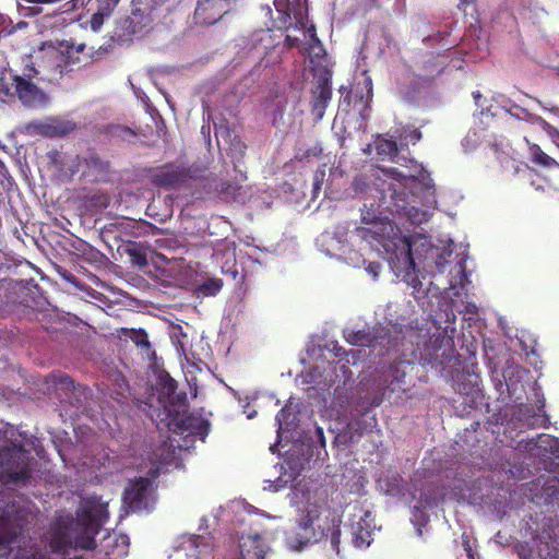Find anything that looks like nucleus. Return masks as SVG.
<instances>
[{
	"mask_svg": "<svg viewBox=\"0 0 559 559\" xmlns=\"http://www.w3.org/2000/svg\"><path fill=\"white\" fill-rule=\"evenodd\" d=\"M108 515L107 503L95 496L86 498L76 511V524L82 527L84 533L72 538L66 527L59 526L52 534V549L58 552H66L68 549H94L96 547L95 536Z\"/></svg>",
	"mask_w": 559,
	"mask_h": 559,
	"instance_id": "1",
	"label": "nucleus"
},
{
	"mask_svg": "<svg viewBox=\"0 0 559 559\" xmlns=\"http://www.w3.org/2000/svg\"><path fill=\"white\" fill-rule=\"evenodd\" d=\"M340 526L341 520L335 515L323 518L317 508H312L302 512L292 531L290 542L296 548H302L325 538L330 540L331 549L340 556Z\"/></svg>",
	"mask_w": 559,
	"mask_h": 559,
	"instance_id": "2",
	"label": "nucleus"
},
{
	"mask_svg": "<svg viewBox=\"0 0 559 559\" xmlns=\"http://www.w3.org/2000/svg\"><path fill=\"white\" fill-rule=\"evenodd\" d=\"M32 461L31 452L15 438L14 430L0 429V466L8 480L16 485L28 484L32 479Z\"/></svg>",
	"mask_w": 559,
	"mask_h": 559,
	"instance_id": "3",
	"label": "nucleus"
},
{
	"mask_svg": "<svg viewBox=\"0 0 559 559\" xmlns=\"http://www.w3.org/2000/svg\"><path fill=\"white\" fill-rule=\"evenodd\" d=\"M414 356L423 366H430L440 372L452 367L457 360L454 341L448 335L447 328H437L423 345L417 343Z\"/></svg>",
	"mask_w": 559,
	"mask_h": 559,
	"instance_id": "4",
	"label": "nucleus"
},
{
	"mask_svg": "<svg viewBox=\"0 0 559 559\" xmlns=\"http://www.w3.org/2000/svg\"><path fill=\"white\" fill-rule=\"evenodd\" d=\"M3 305L23 307L27 314L41 322L46 314L43 309L46 300L39 292L38 285L29 286L24 282L10 281L0 286V309Z\"/></svg>",
	"mask_w": 559,
	"mask_h": 559,
	"instance_id": "5",
	"label": "nucleus"
},
{
	"mask_svg": "<svg viewBox=\"0 0 559 559\" xmlns=\"http://www.w3.org/2000/svg\"><path fill=\"white\" fill-rule=\"evenodd\" d=\"M188 399L182 396L177 403V409H173L169 417H162V423L173 432L204 441L210 431V423L201 415L188 413Z\"/></svg>",
	"mask_w": 559,
	"mask_h": 559,
	"instance_id": "6",
	"label": "nucleus"
},
{
	"mask_svg": "<svg viewBox=\"0 0 559 559\" xmlns=\"http://www.w3.org/2000/svg\"><path fill=\"white\" fill-rule=\"evenodd\" d=\"M411 364L406 360H397L381 370L376 379V393L371 399L372 406H379L385 399H390L395 392L404 391L407 368Z\"/></svg>",
	"mask_w": 559,
	"mask_h": 559,
	"instance_id": "7",
	"label": "nucleus"
},
{
	"mask_svg": "<svg viewBox=\"0 0 559 559\" xmlns=\"http://www.w3.org/2000/svg\"><path fill=\"white\" fill-rule=\"evenodd\" d=\"M122 502L129 512L152 511L156 502L152 480L146 477L130 480L123 490Z\"/></svg>",
	"mask_w": 559,
	"mask_h": 559,
	"instance_id": "8",
	"label": "nucleus"
},
{
	"mask_svg": "<svg viewBox=\"0 0 559 559\" xmlns=\"http://www.w3.org/2000/svg\"><path fill=\"white\" fill-rule=\"evenodd\" d=\"M397 247L400 254L396 253V263L394 267L397 270V274H403V281L413 289L412 295L416 300L424 298L427 294V289L424 287L423 282L419 280L416 273V264L412 253V241L411 238L404 237L399 239Z\"/></svg>",
	"mask_w": 559,
	"mask_h": 559,
	"instance_id": "9",
	"label": "nucleus"
},
{
	"mask_svg": "<svg viewBox=\"0 0 559 559\" xmlns=\"http://www.w3.org/2000/svg\"><path fill=\"white\" fill-rule=\"evenodd\" d=\"M399 229L389 221L380 217L373 222L370 226H362L356 228V234L362 240L372 243L378 242L385 251H393L394 257L396 253L400 254L397 247L399 239L405 236L397 235Z\"/></svg>",
	"mask_w": 559,
	"mask_h": 559,
	"instance_id": "10",
	"label": "nucleus"
},
{
	"mask_svg": "<svg viewBox=\"0 0 559 559\" xmlns=\"http://www.w3.org/2000/svg\"><path fill=\"white\" fill-rule=\"evenodd\" d=\"M198 168L187 167L183 165L166 164L156 170L151 176V182L164 190H176L198 177Z\"/></svg>",
	"mask_w": 559,
	"mask_h": 559,
	"instance_id": "11",
	"label": "nucleus"
},
{
	"mask_svg": "<svg viewBox=\"0 0 559 559\" xmlns=\"http://www.w3.org/2000/svg\"><path fill=\"white\" fill-rule=\"evenodd\" d=\"M156 402L154 405V395L150 397V406L154 407L157 418L162 421V417H169L173 409H177V403L186 393H177V382L168 374H160L156 383Z\"/></svg>",
	"mask_w": 559,
	"mask_h": 559,
	"instance_id": "12",
	"label": "nucleus"
},
{
	"mask_svg": "<svg viewBox=\"0 0 559 559\" xmlns=\"http://www.w3.org/2000/svg\"><path fill=\"white\" fill-rule=\"evenodd\" d=\"M12 86L14 94L26 106H36L44 102L45 94L43 91L31 80L21 75H14L12 79Z\"/></svg>",
	"mask_w": 559,
	"mask_h": 559,
	"instance_id": "13",
	"label": "nucleus"
},
{
	"mask_svg": "<svg viewBox=\"0 0 559 559\" xmlns=\"http://www.w3.org/2000/svg\"><path fill=\"white\" fill-rule=\"evenodd\" d=\"M313 99L311 105L312 115L321 120L332 97L331 80L328 76H320L316 88L312 91Z\"/></svg>",
	"mask_w": 559,
	"mask_h": 559,
	"instance_id": "14",
	"label": "nucleus"
},
{
	"mask_svg": "<svg viewBox=\"0 0 559 559\" xmlns=\"http://www.w3.org/2000/svg\"><path fill=\"white\" fill-rule=\"evenodd\" d=\"M86 170L83 171L85 176H93L96 180L103 179L110 171V162L103 158L97 152L91 150L81 162Z\"/></svg>",
	"mask_w": 559,
	"mask_h": 559,
	"instance_id": "15",
	"label": "nucleus"
},
{
	"mask_svg": "<svg viewBox=\"0 0 559 559\" xmlns=\"http://www.w3.org/2000/svg\"><path fill=\"white\" fill-rule=\"evenodd\" d=\"M182 546L185 549L192 550L191 559H214L213 548L201 535H189L183 537Z\"/></svg>",
	"mask_w": 559,
	"mask_h": 559,
	"instance_id": "16",
	"label": "nucleus"
},
{
	"mask_svg": "<svg viewBox=\"0 0 559 559\" xmlns=\"http://www.w3.org/2000/svg\"><path fill=\"white\" fill-rule=\"evenodd\" d=\"M241 559H264L266 547L260 535L242 537L239 543Z\"/></svg>",
	"mask_w": 559,
	"mask_h": 559,
	"instance_id": "17",
	"label": "nucleus"
},
{
	"mask_svg": "<svg viewBox=\"0 0 559 559\" xmlns=\"http://www.w3.org/2000/svg\"><path fill=\"white\" fill-rule=\"evenodd\" d=\"M120 0H92L95 5V12L90 20L91 28L97 32L104 24L105 19L109 17L115 11Z\"/></svg>",
	"mask_w": 559,
	"mask_h": 559,
	"instance_id": "18",
	"label": "nucleus"
},
{
	"mask_svg": "<svg viewBox=\"0 0 559 559\" xmlns=\"http://www.w3.org/2000/svg\"><path fill=\"white\" fill-rule=\"evenodd\" d=\"M347 537L356 548H362L370 545L371 542V530L365 528L360 522L356 525H352L347 531Z\"/></svg>",
	"mask_w": 559,
	"mask_h": 559,
	"instance_id": "19",
	"label": "nucleus"
},
{
	"mask_svg": "<svg viewBox=\"0 0 559 559\" xmlns=\"http://www.w3.org/2000/svg\"><path fill=\"white\" fill-rule=\"evenodd\" d=\"M126 253L130 258V262L139 267H144L148 264L147 261V247L140 242H129L126 246Z\"/></svg>",
	"mask_w": 559,
	"mask_h": 559,
	"instance_id": "20",
	"label": "nucleus"
},
{
	"mask_svg": "<svg viewBox=\"0 0 559 559\" xmlns=\"http://www.w3.org/2000/svg\"><path fill=\"white\" fill-rule=\"evenodd\" d=\"M241 190V185L229 180L222 181L216 188L219 199L226 202L237 201L240 197Z\"/></svg>",
	"mask_w": 559,
	"mask_h": 559,
	"instance_id": "21",
	"label": "nucleus"
},
{
	"mask_svg": "<svg viewBox=\"0 0 559 559\" xmlns=\"http://www.w3.org/2000/svg\"><path fill=\"white\" fill-rule=\"evenodd\" d=\"M121 335L130 338L138 347L144 349L145 352L151 350V343L148 341V335L143 329H121Z\"/></svg>",
	"mask_w": 559,
	"mask_h": 559,
	"instance_id": "22",
	"label": "nucleus"
},
{
	"mask_svg": "<svg viewBox=\"0 0 559 559\" xmlns=\"http://www.w3.org/2000/svg\"><path fill=\"white\" fill-rule=\"evenodd\" d=\"M17 536L16 530L11 525L9 518L0 514V546L12 544Z\"/></svg>",
	"mask_w": 559,
	"mask_h": 559,
	"instance_id": "23",
	"label": "nucleus"
},
{
	"mask_svg": "<svg viewBox=\"0 0 559 559\" xmlns=\"http://www.w3.org/2000/svg\"><path fill=\"white\" fill-rule=\"evenodd\" d=\"M14 186V180L9 175L3 162L0 159V205L4 204L8 194Z\"/></svg>",
	"mask_w": 559,
	"mask_h": 559,
	"instance_id": "24",
	"label": "nucleus"
},
{
	"mask_svg": "<svg viewBox=\"0 0 559 559\" xmlns=\"http://www.w3.org/2000/svg\"><path fill=\"white\" fill-rule=\"evenodd\" d=\"M530 154L531 160L536 165L547 168L557 166V162L545 152H543L542 148L536 144H532L530 146Z\"/></svg>",
	"mask_w": 559,
	"mask_h": 559,
	"instance_id": "25",
	"label": "nucleus"
},
{
	"mask_svg": "<svg viewBox=\"0 0 559 559\" xmlns=\"http://www.w3.org/2000/svg\"><path fill=\"white\" fill-rule=\"evenodd\" d=\"M506 110L508 114H510V116L520 120H524L531 123L544 122V119L542 117L530 112L527 109L516 104H511L510 107L507 108Z\"/></svg>",
	"mask_w": 559,
	"mask_h": 559,
	"instance_id": "26",
	"label": "nucleus"
},
{
	"mask_svg": "<svg viewBox=\"0 0 559 559\" xmlns=\"http://www.w3.org/2000/svg\"><path fill=\"white\" fill-rule=\"evenodd\" d=\"M376 150L379 155L396 156L399 153L396 142L383 136H379L376 141Z\"/></svg>",
	"mask_w": 559,
	"mask_h": 559,
	"instance_id": "27",
	"label": "nucleus"
},
{
	"mask_svg": "<svg viewBox=\"0 0 559 559\" xmlns=\"http://www.w3.org/2000/svg\"><path fill=\"white\" fill-rule=\"evenodd\" d=\"M406 214H407L409 222L414 225H420L423 223L428 222L429 216H430L428 211L419 210L414 206L407 209Z\"/></svg>",
	"mask_w": 559,
	"mask_h": 559,
	"instance_id": "28",
	"label": "nucleus"
},
{
	"mask_svg": "<svg viewBox=\"0 0 559 559\" xmlns=\"http://www.w3.org/2000/svg\"><path fill=\"white\" fill-rule=\"evenodd\" d=\"M544 493L546 498L554 499L559 496V478L558 477H548V479L543 485Z\"/></svg>",
	"mask_w": 559,
	"mask_h": 559,
	"instance_id": "29",
	"label": "nucleus"
},
{
	"mask_svg": "<svg viewBox=\"0 0 559 559\" xmlns=\"http://www.w3.org/2000/svg\"><path fill=\"white\" fill-rule=\"evenodd\" d=\"M117 550V557H124L128 554L129 538L127 535L115 536L111 545Z\"/></svg>",
	"mask_w": 559,
	"mask_h": 559,
	"instance_id": "30",
	"label": "nucleus"
},
{
	"mask_svg": "<svg viewBox=\"0 0 559 559\" xmlns=\"http://www.w3.org/2000/svg\"><path fill=\"white\" fill-rule=\"evenodd\" d=\"M27 129H32L33 132L43 136L56 138V132L53 131L52 123H32L28 124Z\"/></svg>",
	"mask_w": 559,
	"mask_h": 559,
	"instance_id": "31",
	"label": "nucleus"
},
{
	"mask_svg": "<svg viewBox=\"0 0 559 559\" xmlns=\"http://www.w3.org/2000/svg\"><path fill=\"white\" fill-rule=\"evenodd\" d=\"M222 285L219 280H209L201 285L200 290L205 296H214L221 290Z\"/></svg>",
	"mask_w": 559,
	"mask_h": 559,
	"instance_id": "32",
	"label": "nucleus"
},
{
	"mask_svg": "<svg viewBox=\"0 0 559 559\" xmlns=\"http://www.w3.org/2000/svg\"><path fill=\"white\" fill-rule=\"evenodd\" d=\"M400 139L412 144H416L421 139V132L416 128H404L400 134Z\"/></svg>",
	"mask_w": 559,
	"mask_h": 559,
	"instance_id": "33",
	"label": "nucleus"
},
{
	"mask_svg": "<svg viewBox=\"0 0 559 559\" xmlns=\"http://www.w3.org/2000/svg\"><path fill=\"white\" fill-rule=\"evenodd\" d=\"M514 548L520 559H535L533 548L527 543H518Z\"/></svg>",
	"mask_w": 559,
	"mask_h": 559,
	"instance_id": "34",
	"label": "nucleus"
},
{
	"mask_svg": "<svg viewBox=\"0 0 559 559\" xmlns=\"http://www.w3.org/2000/svg\"><path fill=\"white\" fill-rule=\"evenodd\" d=\"M345 338L352 345H364L368 341V335L362 331H353Z\"/></svg>",
	"mask_w": 559,
	"mask_h": 559,
	"instance_id": "35",
	"label": "nucleus"
},
{
	"mask_svg": "<svg viewBox=\"0 0 559 559\" xmlns=\"http://www.w3.org/2000/svg\"><path fill=\"white\" fill-rule=\"evenodd\" d=\"M52 128L56 132V136H64L71 131H73L75 126L71 122H57L52 123Z\"/></svg>",
	"mask_w": 559,
	"mask_h": 559,
	"instance_id": "36",
	"label": "nucleus"
},
{
	"mask_svg": "<svg viewBox=\"0 0 559 559\" xmlns=\"http://www.w3.org/2000/svg\"><path fill=\"white\" fill-rule=\"evenodd\" d=\"M85 49V44H80L78 46H74L73 44L67 46V53L69 62L75 63L79 61L78 57H73L74 53L82 52Z\"/></svg>",
	"mask_w": 559,
	"mask_h": 559,
	"instance_id": "37",
	"label": "nucleus"
},
{
	"mask_svg": "<svg viewBox=\"0 0 559 559\" xmlns=\"http://www.w3.org/2000/svg\"><path fill=\"white\" fill-rule=\"evenodd\" d=\"M379 218L380 216H378L374 213H371L370 210H361V222L365 225L370 226L373 222L378 221Z\"/></svg>",
	"mask_w": 559,
	"mask_h": 559,
	"instance_id": "38",
	"label": "nucleus"
},
{
	"mask_svg": "<svg viewBox=\"0 0 559 559\" xmlns=\"http://www.w3.org/2000/svg\"><path fill=\"white\" fill-rule=\"evenodd\" d=\"M462 544H463L464 550L467 554L468 559H476L475 552L472 549L469 536L466 533L462 534Z\"/></svg>",
	"mask_w": 559,
	"mask_h": 559,
	"instance_id": "39",
	"label": "nucleus"
},
{
	"mask_svg": "<svg viewBox=\"0 0 559 559\" xmlns=\"http://www.w3.org/2000/svg\"><path fill=\"white\" fill-rule=\"evenodd\" d=\"M274 5L278 12H284V14H285L284 23H285L287 21V19H289V16H290L289 13L286 11L289 7V2L286 0H275Z\"/></svg>",
	"mask_w": 559,
	"mask_h": 559,
	"instance_id": "40",
	"label": "nucleus"
},
{
	"mask_svg": "<svg viewBox=\"0 0 559 559\" xmlns=\"http://www.w3.org/2000/svg\"><path fill=\"white\" fill-rule=\"evenodd\" d=\"M325 171L324 170H317L313 175V190L318 191L321 188V185L324 180Z\"/></svg>",
	"mask_w": 559,
	"mask_h": 559,
	"instance_id": "41",
	"label": "nucleus"
},
{
	"mask_svg": "<svg viewBox=\"0 0 559 559\" xmlns=\"http://www.w3.org/2000/svg\"><path fill=\"white\" fill-rule=\"evenodd\" d=\"M368 274H370L373 278H377L381 272V264L379 262H370L366 267Z\"/></svg>",
	"mask_w": 559,
	"mask_h": 559,
	"instance_id": "42",
	"label": "nucleus"
},
{
	"mask_svg": "<svg viewBox=\"0 0 559 559\" xmlns=\"http://www.w3.org/2000/svg\"><path fill=\"white\" fill-rule=\"evenodd\" d=\"M350 429H354L356 432H358L359 436H361L362 431L366 430L367 424L360 421V419H355L353 423L348 425Z\"/></svg>",
	"mask_w": 559,
	"mask_h": 559,
	"instance_id": "43",
	"label": "nucleus"
},
{
	"mask_svg": "<svg viewBox=\"0 0 559 559\" xmlns=\"http://www.w3.org/2000/svg\"><path fill=\"white\" fill-rule=\"evenodd\" d=\"M331 350L334 353L335 357H337V358L342 359L347 356V352L342 346H340L337 343L333 344V347Z\"/></svg>",
	"mask_w": 559,
	"mask_h": 559,
	"instance_id": "44",
	"label": "nucleus"
},
{
	"mask_svg": "<svg viewBox=\"0 0 559 559\" xmlns=\"http://www.w3.org/2000/svg\"><path fill=\"white\" fill-rule=\"evenodd\" d=\"M307 32L309 33V35H310V37H311V40H312L314 44H317V45H318V48H319L320 50H323L322 45H321V43H320L319 38L317 37V34H316V27H314V25H311L310 27H308V28H307Z\"/></svg>",
	"mask_w": 559,
	"mask_h": 559,
	"instance_id": "45",
	"label": "nucleus"
},
{
	"mask_svg": "<svg viewBox=\"0 0 559 559\" xmlns=\"http://www.w3.org/2000/svg\"><path fill=\"white\" fill-rule=\"evenodd\" d=\"M58 383L62 384L66 388H72L73 386L72 379L69 376H67V374L59 376L58 377Z\"/></svg>",
	"mask_w": 559,
	"mask_h": 559,
	"instance_id": "46",
	"label": "nucleus"
},
{
	"mask_svg": "<svg viewBox=\"0 0 559 559\" xmlns=\"http://www.w3.org/2000/svg\"><path fill=\"white\" fill-rule=\"evenodd\" d=\"M284 44L287 48L292 49L298 46L299 39L297 37H292L290 35H287Z\"/></svg>",
	"mask_w": 559,
	"mask_h": 559,
	"instance_id": "47",
	"label": "nucleus"
},
{
	"mask_svg": "<svg viewBox=\"0 0 559 559\" xmlns=\"http://www.w3.org/2000/svg\"><path fill=\"white\" fill-rule=\"evenodd\" d=\"M287 412L285 408H282L276 415V421L278 423L280 429H282L284 421L286 420Z\"/></svg>",
	"mask_w": 559,
	"mask_h": 559,
	"instance_id": "48",
	"label": "nucleus"
},
{
	"mask_svg": "<svg viewBox=\"0 0 559 559\" xmlns=\"http://www.w3.org/2000/svg\"><path fill=\"white\" fill-rule=\"evenodd\" d=\"M430 63H433V61H430L428 64H430ZM435 66H436V78H437L443 73L447 64L439 62L438 58H436Z\"/></svg>",
	"mask_w": 559,
	"mask_h": 559,
	"instance_id": "49",
	"label": "nucleus"
},
{
	"mask_svg": "<svg viewBox=\"0 0 559 559\" xmlns=\"http://www.w3.org/2000/svg\"><path fill=\"white\" fill-rule=\"evenodd\" d=\"M539 439L542 440V442H546L547 441L548 444L550 445V448H552V443H559V439L554 438V437L548 436V435H540Z\"/></svg>",
	"mask_w": 559,
	"mask_h": 559,
	"instance_id": "50",
	"label": "nucleus"
},
{
	"mask_svg": "<svg viewBox=\"0 0 559 559\" xmlns=\"http://www.w3.org/2000/svg\"><path fill=\"white\" fill-rule=\"evenodd\" d=\"M234 146L238 147L239 154L242 157L245 155L247 146L245 143H242L240 140L237 141V143L234 144Z\"/></svg>",
	"mask_w": 559,
	"mask_h": 559,
	"instance_id": "51",
	"label": "nucleus"
},
{
	"mask_svg": "<svg viewBox=\"0 0 559 559\" xmlns=\"http://www.w3.org/2000/svg\"><path fill=\"white\" fill-rule=\"evenodd\" d=\"M321 152H322V150L320 147H313V148L308 150L306 152V156H310V155H314L316 156V155L321 154Z\"/></svg>",
	"mask_w": 559,
	"mask_h": 559,
	"instance_id": "52",
	"label": "nucleus"
},
{
	"mask_svg": "<svg viewBox=\"0 0 559 559\" xmlns=\"http://www.w3.org/2000/svg\"><path fill=\"white\" fill-rule=\"evenodd\" d=\"M234 169H235V171L239 173V179L241 181H246L247 180V174L245 171H242V170H238L237 169V165H234Z\"/></svg>",
	"mask_w": 559,
	"mask_h": 559,
	"instance_id": "53",
	"label": "nucleus"
},
{
	"mask_svg": "<svg viewBox=\"0 0 559 559\" xmlns=\"http://www.w3.org/2000/svg\"><path fill=\"white\" fill-rule=\"evenodd\" d=\"M468 3H469V0H460L457 8L460 10H465V5H467Z\"/></svg>",
	"mask_w": 559,
	"mask_h": 559,
	"instance_id": "54",
	"label": "nucleus"
},
{
	"mask_svg": "<svg viewBox=\"0 0 559 559\" xmlns=\"http://www.w3.org/2000/svg\"><path fill=\"white\" fill-rule=\"evenodd\" d=\"M473 97H474L476 104H478L479 99L481 98L480 92H478V91L473 92Z\"/></svg>",
	"mask_w": 559,
	"mask_h": 559,
	"instance_id": "55",
	"label": "nucleus"
},
{
	"mask_svg": "<svg viewBox=\"0 0 559 559\" xmlns=\"http://www.w3.org/2000/svg\"><path fill=\"white\" fill-rule=\"evenodd\" d=\"M298 23L300 24V26H301L302 28H305V27H306V25H305V23H304V19H302V16H300V17L298 19Z\"/></svg>",
	"mask_w": 559,
	"mask_h": 559,
	"instance_id": "56",
	"label": "nucleus"
},
{
	"mask_svg": "<svg viewBox=\"0 0 559 559\" xmlns=\"http://www.w3.org/2000/svg\"><path fill=\"white\" fill-rule=\"evenodd\" d=\"M392 175L401 176V173L397 169L393 168L392 169Z\"/></svg>",
	"mask_w": 559,
	"mask_h": 559,
	"instance_id": "57",
	"label": "nucleus"
},
{
	"mask_svg": "<svg viewBox=\"0 0 559 559\" xmlns=\"http://www.w3.org/2000/svg\"><path fill=\"white\" fill-rule=\"evenodd\" d=\"M536 420H537V419H536V418H534V421L528 423V424H527V426H528V427H535V426H536V423H535Z\"/></svg>",
	"mask_w": 559,
	"mask_h": 559,
	"instance_id": "58",
	"label": "nucleus"
},
{
	"mask_svg": "<svg viewBox=\"0 0 559 559\" xmlns=\"http://www.w3.org/2000/svg\"><path fill=\"white\" fill-rule=\"evenodd\" d=\"M318 435L320 436V438H322V439H323V431H322V429H321V428H318Z\"/></svg>",
	"mask_w": 559,
	"mask_h": 559,
	"instance_id": "59",
	"label": "nucleus"
},
{
	"mask_svg": "<svg viewBox=\"0 0 559 559\" xmlns=\"http://www.w3.org/2000/svg\"><path fill=\"white\" fill-rule=\"evenodd\" d=\"M550 559H559L557 554H554V556H550Z\"/></svg>",
	"mask_w": 559,
	"mask_h": 559,
	"instance_id": "60",
	"label": "nucleus"
},
{
	"mask_svg": "<svg viewBox=\"0 0 559 559\" xmlns=\"http://www.w3.org/2000/svg\"><path fill=\"white\" fill-rule=\"evenodd\" d=\"M29 72H34V73H36L37 71L35 70V68H31V69H29Z\"/></svg>",
	"mask_w": 559,
	"mask_h": 559,
	"instance_id": "61",
	"label": "nucleus"
},
{
	"mask_svg": "<svg viewBox=\"0 0 559 559\" xmlns=\"http://www.w3.org/2000/svg\"><path fill=\"white\" fill-rule=\"evenodd\" d=\"M417 532H418V535L423 534L421 528H418Z\"/></svg>",
	"mask_w": 559,
	"mask_h": 559,
	"instance_id": "62",
	"label": "nucleus"
},
{
	"mask_svg": "<svg viewBox=\"0 0 559 559\" xmlns=\"http://www.w3.org/2000/svg\"><path fill=\"white\" fill-rule=\"evenodd\" d=\"M550 556H552L550 552L547 554V557H545V559H548V557L550 558Z\"/></svg>",
	"mask_w": 559,
	"mask_h": 559,
	"instance_id": "63",
	"label": "nucleus"
},
{
	"mask_svg": "<svg viewBox=\"0 0 559 559\" xmlns=\"http://www.w3.org/2000/svg\"><path fill=\"white\" fill-rule=\"evenodd\" d=\"M111 554H115V550L111 551ZM106 555H110V551H106Z\"/></svg>",
	"mask_w": 559,
	"mask_h": 559,
	"instance_id": "64",
	"label": "nucleus"
}]
</instances>
